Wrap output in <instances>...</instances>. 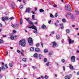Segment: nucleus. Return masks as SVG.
<instances>
[{"label":"nucleus","mask_w":79,"mask_h":79,"mask_svg":"<svg viewBox=\"0 0 79 79\" xmlns=\"http://www.w3.org/2000/svg\"><path fill=\"white\" fill-rule=\"evenodd\" d=\"M5 69H5V67L2 66V71H5Z\"/></svg>","instance_id":"bb28decb"},{"label":"nucleus","mask_w":79,"mask_h":79,"mask_svg":"<svg viewBox=\"0 0 79 79\" xmlns=\"http://www.w3.org/2000/svg\"><path fill=\"white\" fill-rule=\"evenodd\" d=\"M19 27V24H17L15 25V29H18Z\"/></svg>","instance_id":"ddd939ff"},{"label":"nucleus","mask_w":79,"mask_h":79,"mask_svg":"<svg viewBox=\"0 0 79 79\" xmlns=\"http://www.w3.org/2000/svg\"><path fill=\"white\" fill-rule=\"evenodd\" d=\"M29 24H32V25H33V23L31 22V21H29Z\"/></svg>","instance_id":"c756f323"},{"label":"nucleus","mask_w":79,"mask_h":79,"mask_svg":"<svg viewBox=\"0 0 79 79\" xmlns=\"http://www.w3.org/2000/svg\"><path fill=\"white\" fill-rule=\"evenodd\" d=\"M5 66L6 67V68H8V66H7V64H6L5 65Z\"/></svg>","instance_id":"680f3d73"},{"label":"nucleus","mask_w":79,"mask_h":79,"mask_svg":"<svg viewBox=\"0 0 79 79\" xmlns=\"http://www.w3.org/2000/svg\"><path fill=\"white\" fill-rule=\"evenodd\" d=\"M44 79H48V76H47V75H45L44 76Z\"/></svg>","instance_id":"f704fd0d"},{"label":"nucleus","mask_w":79,"mask_h":79,"mask_svg":"<svg viewBox=\"0 0 79 79\" xmlns=\"http://www.w3.org/2000/svg\"><path fill=\"white\" fill-rule=\"evenodd\" d=\"M23 2L24 3H26V0H23Z\"/></svg>","instance_id":"0e129e2a"},{"label":"nucleus","mask_w":79,"mask_h":79,"mask_svg":"<svg viewBox=\"0 0 79 79\" xmlns=\"http://www.w3.org/2000/svg\"><path fill=\"white\" fill-rule=\"evenodd\" d=\"M14 18L13 17H11L10 18V20H12V19H14Z\"/></svg>","instance_id":"603ef678"},{"label":"nucleus","mask_w":79,"mask_h":79,"mask_svg":"<svg viewBox=\"0 0 79 79\" xmlns=\"http://www.w3.org/2000/svg\"><path fill=\"white\" fill-rule=\"evenodd\" d=\"M65 79H70V78L68 76H66L65 77Z\"/></svg>","instance_id":"393cba45"},{"label":"nucleus","mask_w":79,"mask_h":79,"mask_svg":"<svg viewBox=\"0 0 79 79\" xmlns=\"http://www.w3.org/2000/svg\"><path fill=\"white\" fill-rule=\"evenodd\" d=\"M76 60V57L74 56H73L71 57V61L72 62H74Z\"/></svg>","instance_id":"20e7f679"},{"label":"nucleus","mask_w":79,"mask_h":79,"mask_svg":"<svg viewBox=\"0 0 79 79\" xmlns=\"http://www.w3.org/2000/svg\"><path fill=\"white\" fill-rule=\"evenodd\" d=\"M25 19H26V20L27 21H29V19H27L26 18H25Z\"/></svg>","instance_id":"5fc2aeb1"},{"label":"nucleus","mask_w":79,"mask_h":79,"mask_svg":"<svg viewBox=\"0 0 79 79\" xmlns=\"http://www.w3.org/2000/svg\"><path fill=\"white\" fill-rule=\"evenodd\" d=\"M57 16H58V14H57V13H56L55 15V18H57Z\"/></svg>","instance_id":"473e14b6"},{"label":"nucleus","mask_w":79,"mask_h":79,"mask_svg":"<svg viewBox=\"0 0 79 79\" xmlns=\"http://www.w3.org/2000/svg\"><path fill=\"white\" fill-rule=\"evenodd\" d=\"M77 75H78V76H79V72H77Z\"/></svg>","instance_id":"774afa93"},{"label":"nucleus","mask_w":79,"mask_h":79,"mask_svg":"<svg viewBox=\"0 0 79 79\" xmlns=\"http://www.w3.org/2000/svg\"><path fill=\"white\" fill-rule=\"evenodd\" d=\"M62 21L63 23H65V22H66V19H62Z\"/></svg>","instance_id":"72a5a7b5"},{"label":"nucleus","mask_w":79,"mask_h":79,"mask_svg":"<svg viewBox=\"0 0 79 79\" xmlns=\"http://www.w3.org/2000/svg\"><path fill=\"white\" fill-rule=\"evenodd\" d=\"M23 24V19H22V18L20 19V24L21 25Z\"/></svg>","instance_id":"412c9836"},{"label":"nucleus","mask_w":79,"mask_h":79,"mask_svg":"<svg viewBox=\"0 0 79 79\" xmlns=\"http://www.w3.org/2000/svg\"><path fill=\"white\" fill-rule=\"evenodd\" d=\"M67 14V15H71V13H68Z\"/></svg>","instance_id":"052dcab7"},{"label":"nucleus","mask_w":79,"mask_h":79,"mask_svg":"<svg viewBox=\"0 0 79 79\" xmlns=\"http://www.w3.org/2000/svg\"><path fill=\"white\" fill-rule=\"evenodd\" d=\"M22 56H24V53H23L22 52H20Z\"/></svg>","instance_id":"c03bdc74"},{"label":"nucleus","mask_w":79,"mask_h":79,"mask_svg":"<svg viewBox=\"0 0 79 79\" xmlns=\"http://www.w3.org/2000/svg\"><path fill=\"white\" fill-rule=\"evenodd\" d=\"M54 25L56 26H58V24L56 23H55L54 24Z\"/></svg>","instance_id":"4d7b16f0"},{"label":"nucleus","mask_w":79,"mask_h":79,"mask_svg":"<svg viewBox=\"0 0 79 79\" xmlns=\"http://www.w3.org/2000/svg\"><path fill=\"white\" fill-rule=\"evenodd\" d=\"M53 6L54 7H57V5H56V4L54 5Z\"/></svg>","instance_id":"09e8293b"},{"label":"nucleus","mask_w":79,"mask_h":79,"mask_svg":"<svg viewBox=\"0 0 79 79\" xmlns=\"http://www.w3.org/2000/svg\"><path fill=\"white\" fill-rule=\"evenodd\" d=\"M35 52H39V49L38 48H35Z\"/></svg>","instance_id":"5701e85b"},{"label":"nucleus","mask_w":79,"mask_h":79,"mask_svg":"<svg viewBox=\"0 0 79 79\" xmlns=\"http://www.w3.org/2000/svg\"><path fill=\"white\" fill-rule=\"evenodd\" d=\"M67 8L69 11H71V6H70L69 5H67Z\"/></svg>","instance_id":"9d476101"},{"label":"nucleus","mask_w":79,"mask_h":79,"mask_svg":"<svg viewBox=\"0 0 79 79\" xmlns=\"http://www.w3.org/2000/svg\"><path fill=\"white\" fill-rule=\"evenodd\" d=\"M17 52L18 53H20V51H19V50L18 49L17 50Z\"/></svg>","instance_id":"49530a36"},{"label":"nucleus","mask_w":79,"mask_h":79,"mask_svg":"<svg viewBox=\"0 0 79 79\" xmlns=\"http://www.w3.org/2000/svg\"><path fill=\"white\" fill-rule=\"evenodd\" d=\"M72 27H76V26H75V25H72Z\"/></svg>","instance_id":"3c124183"},{"label":"nucleus","mask_w":79,"mask_h":79,"mask_svg":"<svg viewBox=\"0 0 79 79\" xmlns=\"http://www.w3.org/2000/svg\"><path fill=\"white\" fill-rule=\"evenodd\" d=\"M66 32L67 34H69V29H67L66 30Z\"/></svg>","instance_id":"a878e982"},{"label":"nucleus","mask_w":79,"mask_h":79,"mask_svg":"<svg viewBox=\"0 0 79 79\" xmlns=\"http://www.w3.org/2000/svg\"><path fill=\"white\" fill-rule=\"evenodd\" d=\"M39 59H41V57H42V55H41V54H39Z\"/></svg>","instance_id":"cd10ccee"},{"label":"nucleus","mask_w":79,"mask_h":79,"mask_svg":"<svg viewBox=\"0 0 79 79\" xmlns=\"http://www.w3.org/2000/svg\"><path fill=\"white\" fill-rule=\"evenodd\" d=\"M13 34H15V33H16V31L15 30H13Z\"/></svg>","instance_id":"a18cd8bd"},{"label":"nucleus","mask_w":79,"mask_h":79,"mask_svg":"<svg viewBox=\"0 0 79 79\" xmlns=\"http://www.w3.org/2000/svg\"><path fill=\"white\" fill-rule=\"evenodd\" d=\"M61 61H62V63H64V62H65V60L64 59H62L61 60Z\"/></svg>","instance_id":"7c9ffc66"},{"label":"nucleus","mask_w":79,"mask_h":79,"mask_svg":"<svg viewBox=\"0 0 79 79\" xmlns=\"http://www.w3.org/2000/svg\"><path fill=\"white\" fill-rule=\"evenodd\" d=\"M48 50L47 49H45L44 50V53H46L47 52H48Z\"/></svg>","instance_id":"b1692460"},{"label":"nucleus","mask_w":79,"mask_h":79,"mask_svg":"<svg viewBox=\"0 0 79 79\" xmlns=\"http://www.w3.org/2000/svg\"><path fill=\"white\" fill-rule=\"evenodd\" d=\"M39 43L37 44L36 45V46L39 47Z\"/></svg>","instance_id":"864d4df0"},{"label":"nucleus","mask_w":79,"mask_h":79,"mask_svg":"<svg viewBox=\"0 0 79 79\" xmlns=\"http://www.w3.org/2000/svg\"><path fill=\"white\" fill-rule=\"evenodd\" d=\"M11 26L12 27H13V28H15V25L12 24L11 25Z\"/></svg>","instance_id":"2f4dec72"},{"label":"nucleus","mask_w":79,"mask_h":79,"mask_svg":"<svg viewBox=\"0 0 79 79\" xmlns=\"http://www.w3.org/2000/svg\"><path fill=\"white\" fill-rule=\"evenodd\" d=\"M28 41L30 46H32V44H33V42L32 38L31 37L29 38L28 39Z\"/></svg>","instance_id":"f03ea898"},{"label":"nucleus","mask_w":79,"mask_h":79,"mask_svg":"<svg viewBox=\"0 0 79 79\" xmlns=\"http://www.w3.org/2000/svg\"><path fill=\"white\" fill-rule=\"evenodd\" d=\"M51 33L53 34H55V31H52Z\"/></svg>","instance_id":"bf43d9fd"},{"label":"nucleus","mask_w":79,"mask_h":79,"mask_svg":"<svg viewBox=\"0 0 79 79\" xmlns=\"http://www.w3.org/2000/svg\"><path fill=\"white\" fill-rule=\"evenodd\" d=\"M39 11H40V13H43V12H44V10L42 9H40L39 10Z\"/></svg>","instance_id":"4468645a"},{"label":"nucleus","mask_w":79,"mask_h":79,"mask_svg":"<svg viewBox=\"0 0 79 79\" xmlns=\"http://www.w3.org/2000/svg\"><path fill=\"white\" fill-rule=\"evenodd\" d=\"M10 38L11 40H14L15 37V38L17 37V35H15V36L13 35V33H10Z\"/></svg>","instance_id":"7ed1b4c3"},{"label":"nucleus","mask_w":79,"mask_h":79,"mask_svg":"<svg viewBox=\"0 0 79 79\" xmlns=\"http://www.w3.org/2000/svg\"><path fill=\"white\" fill-rule=\"evenodd\" d=\"M32 68H33V69H35L36 68L34 66H32Z\"/></svg>","instance_id":"13d9d810"},{"label":"nucleus","mask_w":79,"mask_h":79,"mask_svg":"<svg viewBox=\"0 0 79 79\" xmlns=\"http://www.w3.org/2000/svg\"><path fill=\"white\" fill-rule=\"evenodd\" d=\"M33 32L34 33H35V34H37V31H33Z\"/></svg>","instance_id":"4c0bfd02"},{"label":"nucleus","mask_w":79,"mask_h":79,"mask_svg":"<svg viewBox=\"0 0 79 79\" xmlns=\"http://www.w3.org/2000/svg\"><path fill=\"white\" fill-rule=\"evenodd\" d=\"M9 66L10 67H12V66H13V64L11 63H10L9 64Z\"/></svg>","instance_id":"c9c22d12"},{"label":"nucleus","mask_w":79,"mask_h":79,"mask_svg":"<svg viewBox=\"0 0 79 79\" xmlns=\"http://www.w3.org/2000/svg\"><path fill=\"white\" fill-rule=\"evenodd\" d=\"M50 15V17L52 18H54V16L52 14H49Z\"/></svg>","instance_id":"4be33fe9"},{"label":"nucleus","mask_w":79,"mask_h":79,"mask_svg":"<svg viewBox=\"0 0 79 79\" xmlns=\"http://www.w3.org/2000/svg\"><path fill=\"white\" fill-rule=\"evenodd\" d=\"M56 64L57 65V66H59V64H58V63H56Z\"/></svg>","instance_id":"69168bd1"},{"label":"nucleus","mask_w":79,"mask_h":79,"mask_svg":"<svg viewBox=\"0 0 79 79\" xmlns=\"http://www.w3.org/2000/svg\"><path fill=\"white\" fill-rule=\"evenodd\" d=\"M75 13H76L77 15H79V12L78 11H77V10H76L75 11Z\"/></svg>","instance_id":"2eb2a0df"},{"label":"nucleus","mask_w":79,"mask_h":79,"mask_svg":"<svg viewBox=\"0 0 79 79\" xmlns=\"http://www.w3.org/2000/svg\"><path fill=\"white\" fill-rule=\"evenodd\" d=\"M15 3H14V2H12L11 3V6L12 8H14V7H15Z\"/></svg>","instance_id":"dca6fc26"},{"label":"nucleus","mask_w":79,"mask_h":79,"mask_svg":"<svg viewBox=\"0 0 79 79\" xmlns=\"http://www.w3.org/2000/svg\"><path fill=\"white\" fill-rule=\"evenodd\" d=\"M34 50V48L33 47H31L30 48V51L31 52H33Z\"/></svg>","instance_id":"aec40b11"},{"label":"nucleus","mask_w":79,"mask_h":79,"mask_svg":"<svg viewBox=\"0 0 79 79\" xmlns=\"http://www.w3.org/2000/svg\"><path fill=\"white\" fill-rule=\"evenodd\" d=\"M23 60L24 62H26V59L24 58L23 59Z\"/></svg>","instance_id":"37998d69"},{"label":"nucleus","mask_w":79,"mask_h":79,"mask_svg":"<svg viewBox=\"0 0 79 79\" xmlns=\"http://www.w3.org/2000/svg\"><path fill=\"white\" fill-rule=\"evenodd\" d=\"M34 56L35 58H38V55H37V54L36 53L34 54Z\"/></svg>","instance_id":"f8f14e48"},{"label":"nucleus","mask_w":79,"mask_h":79,"mask_svg":"<svg viewBox=\"0 0 79 79\" xmlns=\"http://www.w3.org/2000/svg\"><path fill=\"white\" fill-rule=\"evenodd\" d=\"M56 39H60V35H57L56 36Z\"/></svg>","instance_id":"a211bd4d"},{"label":"nucleus","mask_w":79,"mask_h":79,"mask_svg":"<svg viewBox=\"0 0 79 79\" xmlns=\"http://www.w3.org/2000/svg\"><path fill=\"white\" fill-rule=\"evenodd\" d=\"M61 42L62 43H63L64 42V40H62Z\"/></svg>","instance_id":"338daca9"},{"label":"nucleus","mask_w":79,"mask_h":79,"mask_svg":"<svg viewBox=\"0 0 79 79\" xmlns=\"http://www.w3.org/2000/svg\"><path fill=\"white\" fill-rule=\"evenodd\" d=\"M60 26H61L60 27V28L61 29H63V28H64V27H63V24L62 23L61 24H59Z\"/></svg>","instance_id":"f3484780"},{"label":"nucleus","mask_w":79,"mask_h":79,"mask_svg":"<svg viewBox=\"0 0 79 79\" xmlns=\"http://www.w3.org/2000/svg\"><path fill=\"white\" fill-rule=\"evenodd\" d=\"M51 23H52V21L51 20H50L48 22L49 24H50Z\"/></svg>","instance_id":"de8ad7c7"},{"label":"nucleus","mask_w":79,"mask_h":79,"mask_svg":"<svg viewBox=\"0 0 79 79\" xmlns=\"http://www.w3.org/2000/svg\"><path fill=\"white\" fill-rule=\"evenodd\" d=\"M28 28H30V29H34L35 30V31H37V29H36V27L34 25L31 26V27H29Z\"/></svg>","instance_id":"0eeeda50"},{"label":"nucleus","mask_w":79,"mask_h":79,"mask_svg":"<svg viewBox=\"0 0 79 79\" xmlns=\"http://www.w3.org/2000/svg\"><path fill=\"white\" fill-rule=\"evenodd\" d=\"M41 27L43 29H45L46 28V26L43 24L42 25Z\"/></svg>","instance_id":"1a4fd4ad"},{"label":"nucleus","mask_w":79,"mask_h":79,"mask_svg":"<svg viewBox=\"0 0 79 79\" xmlns=\"http://www.w3.org/2000/svg\"><path fill=\"white\" fill-rule=\"evenodd\" d=\"M47 61V58H45L44 59V62H46V61Z\"/></svg>","instance_id":"79ce46f5"},{"label":"nucleus","mask_w":79,"mask_h":79,"mask_svg":"<svg viewBox=\"0 0 79 79\" xmlns=\"http://www.w3.org/2000/svg\"><path fill=\"white\" fill-rule=\"evenodd\" d=\"M52 44H53V48H55V47L56 45V43L55 41H54L52 42Z\"/></svg>","instance_id":"6e6552de"},{"label":"nucleus","mask_w":79,"mask_h":79,"mask_svg":"<svg viewBox=\"0 0 79 79\" xmlns=\"http://www.w3.org/2000/svg\"><path fill=\"white\" fill-rule=\"evenodd\" d=\"M2 36H3V37H6V35H3Z\"/></svg>","instance_id":"6e6d98bb"},{"label":"nucleus","mask_w":79,"mask_h":79,"mask_svg":"<svg viewBox=\"0 0 79 79\" xmlns=\"http://www.w3.org/2000/svg\"><path fill=\"white\" fill-rule=\"evenodd\" d=\"M2 43H4V42L2 40H0V44H2Z\"/></svg>","instance_id":"c85d7f7f"},{"label":"nucleus","mask_w":79,"mask_h":79,"mask_svg":"<svg viewBox=\"0 0 79 79\" xmlns=\"http://www.w3.org/2000/svg\"><path fill=\"white\" fill-rule=\"evenodd\" d=\"M68 40L69 42V44H73V43H74V40H71L70 37H68Z\"/></svg>","instance_id":"39448f33"},{"label":"nucleus","mask_w":79,"mask_h":79,"mask_svg":"<svg viewBox=\"0 0 79 79\" xmlns=\"http://www.w3.org/2000/svg\"><path fill=\"white\" fill-rule=\"evenodd\" d=\"M19 8L20 9L23 8V6L22 5H21L20 6Z\"/></svg>","instance_id":"e433bc0d"},{"label":"nucleus","mask_w":79,"mask_h":79,"mask_svg":"<svg viewBox=\"0 0 79 79\" xmlns=\"http://www.w3.org/2000/svg\"><path fill=\"white\" fill-rule=\"evenodd\" d=\"M5 19L6 20V21H7L8 20V17H6L5 18Z\"/></svg>","instance_id":"58836bf2"},{"label":"nucleus","mask_w":79,"mask_h":79,"mask_svg":"<svg viewBox=\"0 0 79 79\" xmlns=\"http://www.w3.org/2000/svg\"><path fill=\"white\" fill-rule=\"evenodd\" d=\"M32 18L33 20H35V15H32Z\"/></svg>","instance_id":"6ab92c4d"},{"label":"nucleus","mask_w":79,"mask_h":79,"mask_svg":"<svg viewBox=\"0 0 79 79\" xmlns=\"http://www.w3.org/2000/svg\"><path fill=\"white\" fill-rule=\"evenodd\" d=\"M31 10H32V9H31V8L28 7V8H26V12H27V13H30V11H31Z\"/></svg>","instance_id":"423d86ee"},{"label":"nucleus","mask_w":79,"mask_h":79,"mask_svg":"<svg viewBox=\"0 0 79 79\" xmlns=\"http://www.w3.org/2000/svg\"><path fill=\"white\" fill-rule=\"evenodd\" d=\"M63 70L64 71H65V67L64 66H63Z\"/></svg>","instance_id":"8fccbe9b"},{"label":"nucleus","mask_w":79,"mask_h":79,"mask_svg":"<svg viewBox=\"0 0 79 79\" xmlns=\"http://www.w3.org/2000/svg\"><path fill=\"white\" fill-rule=\"evenodd\" d=\"M49 65H50V64L49 63V62H47V63H46V65H47V66H49Z\"/></svg>","instance_id":"ea45409f"},{"label":"nucleus","mask_w":79,"mask_h":79,"mask_svg":"<svg viewBox=\"0 0 79 79\" xmlns=\"http://www.w3.org/2000/svg\"><path fill=\"white\" fill-rule=\"evenodd\" d=\"M27 66V65L24 64L23 65V67H26Z\"/></svg>","instance_id":"e2e57ef3"},{"label":"nucleus","mask_w":79,"mask_h":79,"mask_svg":"<svg viewBox=\"0 0 79 79\" xmlns=\"http://www.w3.org/2000/svg\"><path fill=\"white\" fill-rule=\"evenodd\" d=\"M19 45H21L22 47H25L26 43L25 39H23L20 40L19 42Z\"/></svg>","instance_id":"f257e3e1"},{"label":"nucleus","mask_w":79,"mask_h":79,"mask_svg":"<svg viewBox=\"0 0 79 79\" xmlns=\"http://www.w3.org/2000/svg\"><path fill=\"white\" fill-rule=\"evenodd\" d=\"M69 68H70V69H74V68L73 67V66H72V65L71 64H69Z\"/></svg>","instance_id":"9b49d317"},{"label":"nucleus","mask_w":79,"mask_h":79,"mask_svg":"<svg viewBox=\"0 0 79 79\" xmlns=\"http://www.w3.org/2000/svg\"><path fill=\"white\" fill-rule=\"evenodd\" d=\"M2 20L3 21H5V18H4V17L2 18Z\"/></svg>","instance_id":"a19ab883"}]
</instances>
